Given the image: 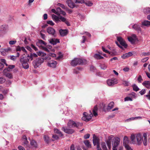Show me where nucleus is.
<instances>
[{
  "label": "nucleus",
  "instance_id": "nucleus-1",
  "mask_svg": "<svg viewBox=\"0 0 150 150\" xmlns=\"http://www.w3.org/2000/svg\"><path fill=\"white\" fill-rule=\"evenodd\" d=\"M143 136L144 138L143 139V137L142 135L140 133H138L135 135L132 134L131 136V139L132 143L133 144H137L138 145H141L142 142L144 145L146 146L147 145V135L146 133L143 134Z\"/></svg>",
  "mask_w": 150,
  "mask_h": 150
},
{
  "label": "nucleus",
  "instance_id": "nucleus-2",
  "mask_svg": "<svg viewBox=\"0 0 150 150\" xmlns=\"http://www.w3.org/2000/svg\"><path fill=\"white\" fill-rule=\"evenodd\" d=\"M51 11L52 12L54 13L59 16V17L57 16L54 14L52 15L53 20L56 23H58L60 22V17H62L61 16H59L60 14L65 16L66 14L65 12L62 11L59 7L57 8L56 10L52 9Z\"/></svg>",
  "mask_w": 150,
  "mask_h": 150
},
{
  "label": "nucleus",
  "instance_id": "nucleus-3",
  "mask_svg": "<svg viewBox=\"0 0 150 150\" xmlns=\"http://www.w3.org/2000/svg\"><path fill=\"white\" fill-rule=\"evenodd\" d=\"M38 56L35 53L31 54L30 56L28 54L27 57H22L20 59L21 63L22 64L23 68L25 69H27L29 67V65L28 63L30 58L31 60H33L34 57H36Z\"/></svg>",
  "mask_w": 150,
  "mask_h": 150
},
{
  "label": "nucleus",
  "instance_id": "nucleus-4",
  "mask_svg": "<svg viewBox=\"0 0 150 150\" xmlns=\"http://www.w3.org/2000/svg\"><path fill=\"white\" fill-rule=\"evenodd\" d=\"M86 62L84 59L75 58L71 61V64L72 66L74 67L77 65H83L86 63Z\"/></svg>",
  "mask_w": 150,
  "mask_h": 150
},
{
  "label": "nucleus",
  "instance_id": "nucleus-5",
  "mask_svg": "<svg viewBox=\"0 0 150 150\" xmlns=\"http://www.w3.org/2000/svg\"><path fill=\"white\" fill-rule=\"evenodd\" d=\"M117 41L119 42L120 45L118 42H116V44L121 49H123V47L125 48H126L127 46V44L125 43V40L120 37H117Z\"/></svg>",
  "mask_w": 150,
  "mask_h": 150
},
{
  "label": "nucleus",
  "instance_id": "nucleus-6",
  "mask_svg": "<svg viewBox=\"0 0 150 150\" xmlns=\"http://www.w3.org/2000/svg\"><path fill=\"white\" fill-rule=\"evenodd\" d=\"M44 61V59L41 57L38 58L33 61L32 63L34 67L36 68L39 67V66Z\"/></svg>",
  "mask_w": 150,
  "mask_h": 150
},
{
  "label": "nucleus",
  "instance_id": "nucleus-7",
  "mask_svg": "<svg viewBox=\"0 0 150 150\" xmlns=\"http://www.w3.org/2000/svg\"><path fill=\"white\" fill-rule=\"evenodd\" d=\"M128 40L132 44H135L139 41L138 39L135 34H132L128 37Z\"/></svg>",
  "mask_w": 150,
  "mask_h": 150
},
{
  "label": "nucleus",
  "instance_id": "nucleus-8",
  "mask_svg": "<svg viewBox=\"0 0 150 150\" xmlns=\"http://www.w3.org/2000/svg\"><path fill=\"white\" fill-rule=\"evenodd\" d=\"M82 124L79 122L76 123L72 120H70L69 121L67 125L70 128L73 127H76L78 128L79 127L81 126L82 125Z\"/></svg>",
  "mask_w": 150,
  "mask_h": 150
},
{
  "label": "nucleus",
  "instance_id": "nucleus-9",
  "mask_svg": "<svg viewBox=\"0 0 150 150\" xmlns=\"http://www.w3.org/2000/svg\"><path fill=\"white\" fill-rule=\"evenodd\" d=\"M93 142L94 146L97 145V148L98 150H102L100 148V139L95 134L93 135Z\"/></svg>",
  "mask_w": 150,
  "mask_h": 150
},
{
  "label": "nucleus",
  "instance_id": "nucleus-10",
  "mask_svg": "<svg viewBox=\"0 0 150 150\" xmlns=\"http://www.w3.org/2000/svg\"><path fill=\"white\" fill-rule=\"evenodd\" d=\"M132 28L137 32L138 33H141L142 35H144L143 31L142 30L139 25L137 24L133 25L132 26Z\"/></svg>",
  "mask_w": 150,
  "mask_h": 150
},
{
  "label": "nucleus",
  "instance_id": "nucleus-11",
  "mask_svg": "<svg viewBox=\"0 0 150 150\" xmlns=\"http://www.w3.org/2000/svg\"><path fill=\"white\" fill-rule=\"evenodd\" d=\"M120 139L118 137H114L112 139V147H117L120 144Z\"/></svg>",
  "mask_w": 150,
  "mask_h": 150
},
{
  "label": "nucleus",
  "instance_id": "nucleus-12",
  "mask_svg": "<svg viewBox=\"0 0 150 150\" xmlns=\"http://www.w3.org/2000/svg\"><path fill=\"white\" fill-rule=\"evenodd\" d=\"M117 79L115 78L109 79L107 81V84L109 86H113L117 83Z\"/></svg>",
  "mask_w": 150,
  "mask_h": 150
},
{
  "label": "nucleus",
  "instance_id": "nucleus-13",
  "mask_svg": "<svg viewBox=\"0 0 150 150\" xmlns=\"http://www.w3.org/2000/svg\"><path fill=\"white\" fill-rule=\"evenodd\" d=\"M83 116L82 117V119L85 121H88L89 120L93 115L92 113H91L89 115H87V113L85 112L83 113Z\"/></svg>",
  "mask_w": 150,
  "mask_h": 150
},
{
  "label": "nucleus",
  "instance_id": "nucleus-14",
  "mask_svg": "<svg viewBox=\"0 0 150 150\" xmlns=\"http://www.w3.org/2000/svg\"><path fill=\"white\" fill-rule=\"evenodd\" d=\"M11 49L10 48H8L6 49L1 48L0 49V51L1 54L3 56L6 55L8 52L11 51Z\"/></svg>",
  "mask_w": 150,
  "mask_h": 150
},
{
  "label": "nucleus",
  "instance_id": "nucleus-15",
  "mask_svg": "<svg viewBox=\"0 0 150 150\" xmlns=\"http://www.w3.org/2000/svg\"><path fill=\"white\" fill-rule=\"evenodd\" d=\"M0 30L5 35L7 33L8 29V27L5 25H3L0 26Z\"/></svg>",
  "mask_w": 150,
  "mask_h": 150
},
{
  "label": "nucleus",
  "instance_id": "nucleus-16",
  "mask_svg": "<svg viewBox=\"0 0 150 150\" xmlns=\"http://www.w3.org/2000/svg\"><path fill=\"white\" fill-rule=\"evenodd\" d=\"M57 62L54 60H51L47 64V65L50 67L54 68L56 67Z\"/></svg>",
  "mask_w": 150,
  "mask_h": 150
},
{
  "label": "nucleus",
  "instance_id": "nucleus-17",
  "mask_svg": "<svg viewBox=\"0 0 150 150\" xmlns=\"http://www.w3.org/2000/svg\"><path fill=\"white\" fill-rule=\"evenodd\" d=\"M47 32L50 34L55 36V31L54 29L51 27H49L47 29Z\"/></svg>",
  "mask_w": 150,
  "mask_h": 150
},
{
  "label": "nucleus",
  "instance_id": "nucleus-18",
  "mask_svg": "<svg viewBox=\"0 0 150 150\" xmlns=\"http://www.w3.org/2000/svg\"><path fill=\"white\" fill-rule=\"evenodd\" d=\"M50 43L53 45H56L59 42V39H58L51 38L49 40Z\"/></svg>",
  "mask_w": 150,
  "mask_h": 150
},
{
  "label": "nucleus",
  "instance_id": "nucleus-19",
  "mask_svg": "<svg viewBox=\"0 0 150 150\" xmlns=\"http://www.w3.org/2000/svg\"><path fill=\"white\" fill-rule=\"evenodd\" d=\"M46 43L42 40H39L38 42H36L37 45L39 47H43L44 46H46Z\"/></svg>",
  "mask_w": 150,
  "mask_h": 150
},
{
  "label": "nucleus",
  "instance_id": "nucleus-20",
  "mask_svg": "<svg viewBox=\"0 0 150 150\" xmlns=\"http://www.w3.org/2000/svg\"><path fill=\"white\" fill-rule=\"evenodd\" d=\"M62 130L66 133L68 134H71L74 132V130L73 129H69L63 127L62 128Z\"/></svg>",
  "mask_w": 150,
  "mask_h": 150
},
{
  "label": "nucleus",
  "instance_id": "nucleus-21",
  "mask_svg": "<svg viewBox=\"0 0 150 150\" xmlns=\"http://www.w3.org/2000/svg\"><path fill=\"white\" fill-rule=\"evenodd\" d=\"M112 140V138L110 137H108V139L106 141L107 145L108 147L109 150L111 149V142Z\"/></svg>",
  "mask_w": 150,
  "mask_h": 150
},
{
  "label": "nucleus",
  "instance_id": "nucleus-22",
  "mask_svg": "<svg viewBox=\"0 0 150 150\" xmlns=\"http://www.w3.org/2000/svg\"><path fill=\"white\" fill-rule=\"evenodd\" d=\"M66 2L69 6L71 8H73L75 6V4L71 0H66Z\"/></svg>",
  "mask_w": 150,
  "mask_h": 150
},
{
  "label": "nucleus",
  "instance_id": "nucleus-23",
  "mask_svg": "<svg viewBox=\"0 0 150 150\" xmlns=\"http://www.w3.org/2000/svg\"><path fill=\"white\" fill-rule=\"evenodd\" d=\"M132 53L131 52H129L122 55L121 56V57L123 59H125L129 57L132 56Z\"/></svg>",
  "mask_w": 150,
  "mask_h": 150
},
{
  "label": "nucleus",
  "instance_id": "nucleus-24",
  "mask_svg": "<svg viewBox=\"0 0 150 150\" xmlns=\"http://www.w3.org/2000/svg\"><path fill=\"white\" fill-rule=\"evenodd\" d=\"M142 85L147 88H150V81H146L143 82Z\"/></svg>",
  "mask_w": 150,
  "mask_h": 150
},
{
  "label": "nucleus",
  "instance_id": "nucleus-25",
  "mask_svg": "<svg viewBox=\"0 0 150 150\" xmlns=\"http://www.w3.org/2000/svg\"><path fill=\"white\" fill-rule=\"evenodd\" d=\"M59 33L61 36H63L67 34L68 31L67 30H64L61 29L59 30Z\"/></svg>",
  "mask_w": 150,
  "mask_h": 150
},
{
  "label": "nucleus",
  "instance_id": "nucleus-26",
  "mask_svg": "<svg viewBox=\"0 0 150 150\" xmlns=\"http://www.w3.org/2000/svg\"><path fill=\"white\" fill-rule=\"evenodd\" d=\"M17 51H22L24 52H26V51L23 47H21L19 46H18L16 48Z\"/></svg>",
  "mask_w": 150,
  "mask_h": 150
},
{
  "label": "nucleus",
  "instance_id": "nucleus-27",
  "mask_svg": "<svg viewBox=\"0 0 150 150\" xmlns=\"http://www.w3.org/2000/svg\"><path fill=\"white\" fill-rule=\"evenodd\" d=\"M129 143V140L127 137L125 136L123 138V145L125 147V145H129L128 144Z\"/></svg>",
  "mask_w": 150,
  "mask_h": 150
},
{
  "label": "nucleus",
  "instance_id": "nucleus-28",
  "mask_svg": "<svg viewBox=\"0 0 150 150\" xmlns=\"http://www.w3.org/2000/svg\"><path fill=\"white\" fill-rule=\"evenodd\" d=\"M98 110V108L97 107V105L95 106L93 110V115L95 116L96 117L97 115V111Z\"/></svg>",
  "mask_w": 150,
  "mask_h": 150
},
{
  "label": "nucleus",
  "instance_id": "nucleus-29",
  "mask_svg": "<svg viewBox=\"0 0 150 150\" xmlns=\"http://www.w3.org/2000/svg\"><path fill=\"white\" fill-rule=\"evenodd\" d=\"M143 12L145 14H147L150 13V8L146 7L143 9Z\"/></svg>",
  "mask_w": 150,
  "mask_h": 150
},
{
  "label": "nucleus",
  "instance_id": "nucleus-30",
  "mask_svg": "<svg viewBox=\"0 0 150 150\" xmlns=\"http://www.w3.org/2000/svg\"><path fill=\"white\" fill-rule=\"evenodd\" d=\"M86 146L88 148L91 147V145L90 142L88 140H85L83 142Z\"/></svg>",
  "mask_w": 150,
  "mask_h": 150
},
{
  "label": "nucleus",
  "instance_id": "nucleus-31",
  "mask_svg": "<svg viewBox=\"0 0 150 150\" xmlns=\"http://www.w3.org/2000/svg\"><path fill=\"white\" fill-rule=\"evenodd\" d=\"M60 20L62 22H65L67 26L70 25L69 22L67 21H66V18L63 17H60Z\"/></svg>",
  "mask_w": 150,
  "mask_h": 150
},
{
  "label": "nucleus",
  "instance_id": "nucleus-32",
  "mask_svg": "<svg viewBox=\"0 0 150 150\" xmlns=\"http://www.w3.org/2000/svg\"><path fill=\"white\" fill-rule=\"evenodd\" d=\"M142 25L149 26H150V21H145L142 22Z\"/></svg>",
  "mask_w": 150,
  "mask_h": 150
},
{
  "label": "nucleus",
  "instance_id": "nucleus-33",
  "mask_svg": "<svg viewBox=\"0 0 150 150\" xmlns=\"http://www.w3.org/2000/svg\"><path fill=\"white\" fill-rule=\"evenodd\" d=\"M30 144L33 147L36 148L37 146L36 142L34 140H32L30 143Z\"/></svg>",
  "mask_w": 150,
  "mask_h": 150
},
{
  "label": "nucleus",
  "instance_id": "nucleus-34",
  "mask_svg": "<svg viewBox=\"0 0 150 150\" xmlns=\"http://www.w3.org/2000/svg\"><path fill=\"white\" fill-rule=\"evenodd\" d=\"M114 103L113 102H110L108 105V110H110L114 106Z\"/></svg>",
  "mask_w": 150,
  "mask_h": 150
},
{
  "label": "nucleus",
  "instance_id": "nucleus-35",
  "mask_svg": "<svg viewBox=\"0 0 150 150\" xmlns=\"http://www.w3.org/2000/svg\"><path fill=\"white\" fill-rule=\"evenodd\" d=\"M104 52H105L106 53H107L108 54V55H107L106 54H104V57H110V55H111V53L109 51L107 50H105L104 48Z\"/></svg>",
  "mask_w": 150,
  "mask_h": 150
},
{
  "label": "nucleus",
  "instance_id": "nucleus-36",
  "mask_svg": "<svg viewBox=\"0 0 150 150\" xmlns=\"http://www.w3.org/2000/svg\"><path fill=\"white\" fill-rule=\"evenodd\" d=\"M14 67L15 66L14 65H9L7 69H4V72H5L6 71V70L8 71H10L11 69H13Z\"/></svg>",
  "mask_w": 150,
  "mask_h": 150
},
{
  "label": "nucleus",
  "instance_id": "nucleus-37",
  "mask_svg": "<svg viewBox=\"0 0 150 150\" xmlns=\"http://www.w3.org/2000/svg\"><path fill=\"white\" fill-rule=\"evenodd\" d=\"M55 133L58 134L59 135L60 137L63 136V134L61 132L57 129H54V130Z\"/></svg>",
  "mask_w": 150,
  "mask_h": 150
},
{
  "label": "nucleus",
  "instance_id": "nucleus-38",
  "mask_svg": "<svg viewBox=\"0 0 150 150\" xmlns=\"http://www.w3.org/2000/svg\"><path fill=\"white\" fill-rule=\"evenodd\" d=\"M150 55V52H142L141 54H140V56L142 57V56H148Z\"/></svg>",
  "mask_w": 150,
  "mask_h": 150
},
{
  "label": "nucleus",
  "instance_id": "nucleus-39",
  "mask_svg": "<svg viewBox=\"0 0 150 150\" xmlns=\"http://www.w3.org/2000/svg\"><path fill=\"white\" fill-rule=\"evenodd\" d=\"M94 57L96 59H100L103 58V57L98 54H95L94 55Z\"/></svg>",
  "mask_w": 150,
  "mask_h": 150
},
{
  "label": "nucleus",
  "instance_id": "nucleus-40",
  "mask_svg": "<svg viewBox=\"0 0 150 150\" xmlns=\"http://www.w3.org/2000/svg\"><path fill=\"white\" fill-rule=\"evenodd\" d=\"M132 86L133 87V90L134 91H137L139 90V88L135 84H134L132 85Z\"/></svg>",
  "mask_w": 150,
  "mask_h": 150
},
{
  "label": "nucleus",
  "instance_id": "nucleus-41",
  "mask_svg": "<svg viewBox=\"0 0 150 150\" xmlns=\"http://www.w3.org/2000/svg\"><path fill=\"white\" fill-rule=\"evenodd\" d=\"M44 141H45L47 143H49V138L48 136L46 135H45L44 137Z\"/></svg>",
  "mask_w": 150,
  "mask_h": 150
},
{
  "label": "nucleus",
  "instance_id": "nucleus-42",
  "mask_svg": "<svg viewBox=\"0 0 150 150\" xmlns=\"http://www.w3.org/2000/svg\"><path fill=\"white\" fill-rule=\"evenodd\" d=\"M58 6H60L63 9H65L66 10H67V7L63 4H61L60 3H58Z\"/></svg>",
  "mask_w": 150,
  "mask_h": 150
},
{
  "label": "nucleus",
  "instance_id": "nucleus-43",
  "mask_svg": "<svg viewBox=\"0 0 150 150\" xmlns=\"http://www.w3.org/2000/svg\"><path fill=\"white\" fill-rule=\"evenodd\" d=\"M132 98H131L129 97H127L125 98H124V101H132Z\"/></svg>",
  "mask_w": 150,
  "mask_h": 150
},
{
  "label": "nucleus",
  "instance_id": "nucleus-44",
  "mask_svg": "<svg viewBox=\"0 0 150 150\" xmlns=\"http://www.w3.org/2000/svg\"><path fill=\"white\" fill-rule=\"evenodd\" d=\"M6 80L3 77H0V83L2 84Z\"/></svg>",
  "mask_w": 150,
  "mask_h": 150
},
{
  "label": "nucleus",
  "instance_id": "nucleus-45",
  "mask_svg": "<svg viewBox=\"0 0 150 150\" xmlns=\"http://www.w3.org/2000/svg\"><path fill=\"white\" fill-rule=\"evenodd\" d=\"M6 75L7 77L9 79H11L13 78L12 75L9 73H7Z\"/></svg>",
  "mask_w": 150,
  "mask_h": 150
},
{
  "label": "nucleus",
  "instance_id": "nucleus-46",
  "mask_svg": "<svg viewBox=\"0 0 150 150\" xmlns=\"http://www.w3.org/2000/svg\"><path fill=\"white\" fill-rule=\"evenodd\" d=\"M143 80V79L142 76L141 75H139L137 78V81H138V82L139 83H141Z\"/></svg>",
  "mask_w": 150,
  "mask_h": 150
},
{
  "label": "nucleus",
  "instance_id": "nucleus-47",
  "mask_svg": "<svg viewBox=\"0 0 150 150\" xmlns=\"http://www.w3.org/2000/svg\"><path fill=\"white\" fill-rule=\"evenodd\" d=\"M118 60L117 58L116 57H114L110 59V61L112 62V63L115 62V61Z\"/></svg>",
  "mask_w": 150,
  "mask_h": 150
},
{
  "label": "nucleus",
  "instance_id": "nucleus-48",
  "mask_svg": "<svg viewBox=\"0 0 150 150\" xmlns=\"http://www.w3.org/2000/svg\"><path fill=\"white\" fill-rule=\"evenodd\" d=\"M149 58L148 57H146L145 58H144L141 60V62H142L144 63L146 62L148 59H149Z\"/></svg>",
  "mask_w": 150,
  "mask_h": 150
},
{
  "label": "nucleus",
  "instance_id": "nucleus-49",
  "mask_svg": "<svg viewBox=\"0 0 150 150\" xmlns=\"http://www.w3.org/2000/svg\"><path fill=\"white\" fill-rule=\"evenodd\" d=\"M146 89H143L142 91H141L139 93L140 94L142 95H144L146 93Z\"/></svg>",
  "mask_w": 150,
  "mask_h": 150
},
{
  "label": "nucleus",
  "instance_id": "nucleus-50",
  "mask_svg": "<svg viewBox=\"0 0 150 150\" xmlns=\"http://www.w3.org/2000/svg\"><path fill=\"white\" fill-rule=\"evenodd\" d=\"M38 54L39 56H44L45 55V54L43 52H42L41 51H39V52H38Z\"/></svg>",
  "mask_w": 150,
  "mask_h": 150
},
{
  "label": "nucleus",
  "instance_id": "nucleus-51",
  "mask_svg": "<svg viewBox=\"0 0 150 150\" xmlns=\"http://www.w3.org/2000/svg\"><path fill=\"white\" fill-rule=\"evenodd\" d=\"M129 95L131 96V98H132V99L136 97L135 94L134 93L132 92L129 94Z\"/></svg>",
  "mask_w": 150,
  "mask_h": 150
},
{
  "label": "nucleus",
  "instance_id": "nucleus-52",
  "mask_svg": "<svg viewBox=\"0 0 150 150\" xmlns=\"http://www.w3.org/2000/svg\"><path fill=\"white\" fill-rule=\"evenodd\" d=\"M76 3H79L82 4L84 3L83 0H75Z\"/></svg>",
  "mask_w": 150,
  "mask_h": 150
},
{
  "label": "nucleus",
  "instance_id": "nucleus-53",
  "mask_svg": "<svg viewBox=\"0 0 150 150\" xmlns=\"http://www.w3.org/2000/svg\"><path fill=\"white\" fill-rule=\"evenodd\" d=\"M125 148L127 150H133L129 145H125Z\"/></svg>",
  "mask_w": 150,
  "mask_h": 150
},
{
  "label": "nucleus",
  "instance_id": "nucleus-54",
  "mask_svg": "<svg viewBox=\"0 0 150 150\" xmlns=\"http://www.w3.org/2000/svg\"><path fill=\"white\" fill-rule=\"evenodd\" d=\"M16 42V40H11L9 42V44L11 45H13L15 44Z\"/></svg>",
  "mask_w": 150,
  "mask_h": 150
},
{
  "label": "nucleus",
  "instance_id": "nucleus-55",
  "mask_svg": "<svg viewBox=\"0 0 150 150\" xmlns=\"http://www.w3.org/2000/svg\"><path fill=\"white\" fill-rule=\"evenodd\" d=\"M93 3L90 1H88L86 3V4L88 6H91L93 5Z\"/></svg>",
  "mask_w": 150,
  "mask_h": 150
},
{
  "label": "nucleus",
  "instance_id": "nucleus-56",
  "mask_svg": "<svg viewBox=\"0 0 150 150\" xmlns=\"http://www.w3.org/2000/svg\"><path fill=\"white\" fill-rule=\"evenodd\" d=\"M40 35L41 38L44 40H45V36L44 34L42 33L41 32L40 33Z\"/></svg>",
  "mask_w": 150,
  "mask_h": 150
},
{
  "label": "nucleus",
  "instance_id": "nucleus-57",
  "mask_svg": "<svg viewBox=\"0 0 150 150\" xmlns=\"http://www.w3.org/2000/svg\"><path fill=\"white\" fill-rule=\"evenodd\" d=\"M47 23L52 26L54 25V23L52 21H47Z\"/></svg>",
  "mask_w": 150,
  "mask_h": 150
},
{
  "label": "nucleus",
  "instance_id": "nucleus-58",
  "mask_svg": "<svg viewBox=\"0 0 150 150\" xmlns=\"http://www.w3.org/2000/svg\"><path fill=\"white\" fill-rule=\"evenodd\" d=\"M23 141V143L24 144L27 145L28 144V142L27 141V139H26L22 141Z\"/></svg>",
  "mask_w": 150,
  "mask_h": 150
},
{
  "label": "nucleus",
  "instance_id": "nucleus-59",
  "mask_svg": "<svg viewBox=\"0 0 150 150\" xmlns=\"http://www.w3.org/2000/svg\"><path fill=\"white\" fill-rule=\"evenodd\" d=\"M31 47L34 49L35 51H37L38 50V48L33 44H32L31 45Z\"/></svg>",
  "mask_w": 150,
  "mask_h": 150
},
{
  "label": "nucleus",
  "instance_id": "nucleus-60",
  "mask_svg": "<svg viewBox=\"0 0 150 150\" xmlns=\"http://www.w3.org/2000/svg\"><path fill=\"white\" fill-rule=\"evenodd\" d=\"M49 56L54 57H56V55L54 53H50L49 54Z\"/></svg>",
  "mask_w": 150,
  "mask_h": 150
},
{
  "label": "nucleus",
  "instance_id": "nucleus-61",
  "mask_svg": "<svg viewBox=\"0 0 150 150\" xmlns=\"http://www.w3.org/2000/svg\"><path fill=\"white\" fill-rule=\"evenodd\" d=\"M123 84L125 86H129V83L128 81H125L123 82Z\"/></svg>",
  "mask_w": 150,
  "mask_h": 150
},
{
  "label": "nucleus",
  "instance_id": "nucleus-62",
  "mask_svg": "<svg viewBox=\"0 0 150 150\" xmlns=\"http://www.w3.org/2000/svg\"><path fill=\"white\" fill-rule=\"evenodd\" d=\"M16 58V57L15 56H14L12 55L10 56L11 59L12 60H13V61H15Z\"/></svg>",
  "mask_w": 150,
  "mask_h": 150
},
{
  "label": "nucleus",
  "instance_id": "nucleus-63",
  "mask_svg": "<svg viewBox=\"0 0 150 150\" xmlns=\"http://www.w3.org/2000/svg\"><path fill=\"white\" fill-rule=\"evenodd\" d=\"M1 61L2 62L5 64L6 66H8V64L6 63V61L4 59H1Z\"/></svg>",
  "mask_w": 150,
  "mask_h": 150
},
{
  "label": "nucleus",
  "instance_id": "nucleus-64",
  "mask_svg": "<svg viewBox=\"0 0 150 150\" xmlns=\"http://www.w3.org/2000/svg\"><path fill=\"white\" fill-rule=\"evenodd\" d=\"M18 149L19 150H25L23 147L21 146H18Z\"/></svg>",
  "mask_w": 150,
  "mask_h": 150
}]
</instances>
